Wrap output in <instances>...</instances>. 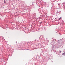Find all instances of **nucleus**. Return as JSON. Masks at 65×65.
Masks as SVG:
<instances>
[{
    "mask_svg": "<svg viewBox=\"0 0 65 65\" xmlns=\"http://www.w3.org/2000/svg\"><path fill=\"white\" fill-rule=\"evenodd\" d=\"M63 55H64V56H65V52L64 53H63L62 54Z\"/></svg>",
    "mask_w": 65,
    "mask_h": 65,
    "instance_id": "1",
    "label": "nucleus"
},
{
    "mask_svg": "<svg viewBox=\"0 0 65 65\" xmlns=\"http://www.w3.org/2000/svg\"><path fill=\"white\" fill-rule=\"evenodd\" d=\"M61 18H62L60 17V18H59V20H61Z\"/></svg>",
    "mask_w": 65,
    "mask_h": 65,
    "instance_id": "2",
    "label": "nucleus"
},
{
    "mask_svg": "<svg viewBox=\"0 0 65 65\" xmlns=\"http://www.w3.org/2000/svg\"><path fill=\"white\" fill-rule=\"evenodd\" d=\"M6 2L5 1H4V3H6Z\"/></svg>",
    "mask_w": 65,
    "mask_h": 65,
    "instance_id": "3",
    "label": "nucleus"
},
{
    "mask_svg": "<svg viewBox=\"0 0 65 65\" xmlns=\"http://www.w3.org/2000/svg\"><path fill=\"white\" fill-rule=\"evenodd\" d=\"M61 52H61V51H60V53H61Z\"/></svg>",
    "mask_w": 65,
    "mask_h": 65,
    "instance_id": "4",
    "label": "nucleus"
}]
</instances>
